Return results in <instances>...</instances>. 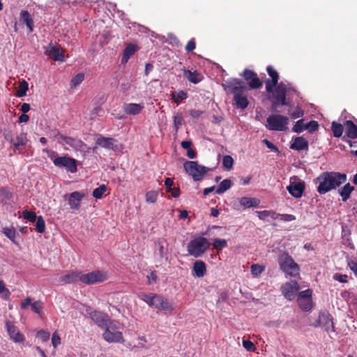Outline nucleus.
<instances>
[{
	"label": "nucleus",
	"mask_w": 357,
	"mask_h": 357,
	"mask_svg": "<svg viewBox=\"0 0 357 357\" xmlns=\"http://www.w3.org/2000/svg\"><path fill=\"white\" fill-rule=\"evenodd\" d=\"M91 319L100 328L105 329L102 338L107 342L124 344L125 339L121 331V324L115 320H111L109 317L100 312L91 313Z\"/></svg>",
	"instance_id": "1"
},
{
	"label": "nucleus",
	"mask_w": 357,
	"mask_h": 357,
	"mask_svg": "<svg viewBox=\"0 0 357 357\" xmlns=\"http://www.w3.org/2000/svg\"><path fill=\"white\" fill-rule=\"evenodd\" d=\"M347 176L344 174L334 172H324L315 180L316 183L319 184L317 191L319 194L324 195L340 186L345 182Z\"/></svg>",
	"instance_id": "2"
},
{
	"label": "nucleus",
	"mask_w": 357,
	"mask_h": 357,
	"mask_svg": "<svg viewBox=\"0 0 357 357\" xmlns=\"http://www.w3.org/2000/svg\"><path fill=\"white\" fill-rule=\"evenodd\" d=\"M227 93L234 94V99L240 109H244L248 105V100L245 94L247 87L245 83L236 79H234L227 82L224 85Z\"/></svg>",
	"instance_id": "3"
},
{
	"label": "nucleus",
	"mask_w": 357,
	"mask_h": 357,
	"mask_svg": "<svg viewBox=\"0 0 357 357\" xmlns=\"http://www.w3.org/2000/svg\"><path fill=\"white\" fill-rule=\"evenodd\" d=\"M208 241L202 236L196 237L191 240L187 246V250L190 255L194 257H201L209 248Z\"/></svg>",
	"instance_id": "4"
},
{
	"label": "nucleus",
	"mask_w": 357,
	"mask_h": 357,
	"mask_svg": "<svg viewBox=\"0 0 357 357\" xmlns=\"http://www.w3.org/2000/svg\"><path fill=\"white\" fill-rule=\"evenodd\" d=\"M289 118L280 114H271L266 120L265 126L269 130L285 131L288 128Z\"/></svg>",
	"instance_id": "5"
},
{
	"label": "nucleus",
	"mask_w": 357,
	"mask_h": 357,
	"mask_svg": "<svg viewBox=\"0 0 357 357\" xmlns=\"http://www.w3.org/2000/svg\"><path fill=\"white\" fill-rule=\"evenodd\" d=\"M280 268L287 275L296 277L299 275V266L287 253L282 254L279 257Z\"/></svg>",
	"instance_id": "6"
},
{
	"label": "nucleus",
	"mask_w": 357,
	"mask_h": 357,
	"mask_svg": "<svg viewBox=\"0 0 357 357\" xmlns=\"http://www.w3.org/2000/svg\"><path fill=\"white\" fill-rule=\"evenodd\" d=\"M183 166L186 173L195 181H200L208 170L206 167L199 165L196 161H187Z\"/></svg>",
	"instance_id": "7"
},
{
	"label": "nucleus",
	"mask_w": 357,
	"mask_h": 357,
	"mask_svg": "<svg viewBox=\"0 0 357 357\" xmlns=\"http://www.w3.org/2000/svg\"><path fill=\"white\" fill-rule=\"evenodd\" d=\"M56 153L54 151L50 153V157L53 160L55 166L59 167H65L68 171L74 173L77 171V165L75 160L67 156L56 157Z\"/></svg>",
	"instance_id": "8"
},
{
	"label": "nucleus",
	"mask_w": 357,
	"mask_h": 357,
	"mask_svg": "<svg viewBox=\"0 0 357 357\" xmlns=\"http://www.w3.org/2000/svg\"><path fill=\"white\" fill-rule=\"evenodd\" d=\"M78 280L82 281L85 284H89V274H84L79 275V273L77 272H66L61 275L59 278L58 281L63 284H69L77 282Z\"/></svg>",
	"instance_id": "9"
},
{
	"label": "nucleus",
	"mask_w": 357,
	"mask_h": 357,
	"mask_svg": "<svg viewBox=\"0 0 357 357\" xmlns=\"http://www.w3.org/2000/svg\"><path fill=\"white\" fill-rule=\"evenodd\" d=\"M305 189V183L296 176L291 177L290 183L287 187L288 192L294 197H301Z\"/></svg>",
	"instance_id": "10"
},
{
	"label": "nucleus",
	"mask_w": 357,
	"mask_h": 357,
	"mask_svg": "<svg viewBox=\"0 0 357 357\" xmlns=\"http://www.w3.org/2000/svg\"><path fill=\"white\" fill-rule=\"evenodd\" d=\"M312 291L307 289L301 291L298 295V303L299 307L304 311H309L312 307Z\"/></svg>",
	"instance_id": "11"
},
{
	"label": "nucleus",
	"mask_w": 357,
	"mask_h": 357,
	"mask_svg": "<svg viewBox=\"0 0 357 357\" xmlns=\"http://www.w3.org/2000/svg\"><path fill=\"white\" fill-rule=\"evenodd\" d=\"M299 289L300 287L298 282L295 281L286 282L281 287L282 295L289 301H292L295 298Z\"/></svg>",
	"instance_id": "12"
},
{
	"label": "nucleus",
	"mask_w": 357,
	"mask_h": 357,
	"mask_svg": "<svg viewBox=\"0 0 357 357\" xmlns=\"http://www.w3.org/2000/svg\"><path fill=\"white\" fill-rule=\"evenodd\" d=\"M45 54L54 61H62L64 59V54L60 46L50 44L46 47Z\"/></svg>",
	"instance_id": "13"
},
{
	"label": "nucleus",
	"mask_w": 357,
	"mask_h": 357,
	"mask_svg": "<svg viewBox=\"0 0 357 357\" xmlns=\"http://www.w3.org/2000/svg\"><path fill=\"white\" fill-rule=\"evenodd\" d=\"M116 141L112 137H104L102 136H98L96 139V146L93 148V151H96L98 146L107 149H114L116 146Z\"/></svg>",
	"instance_id": "14"
},
{
	"label": "nucleus",
	"mask_w": 357,
	"mask_h": 357,
	"mask_svg": "<svg viewBox=\"0 0 357 357\" xmlns=\"http://www.w3.org/2000/svg\"><path fill=\"white\" fill-rule=\"evenodd\" d=\"M239 205L237 204H234V208L239 209L241 206L244 208H250V207H256L259 205L260 200L257 198H252L248 197H243L239 199Z\"/></svg>",
	"instance_id": "15"
},
{
	"label": "nucleus",
	"mask_w": 357,
	"mask_h": 357,
	"mask_svg": "<svg viewBox=\"0 0 357 357\" xmlns=\"http://www.w3.org/2000/svg\"><path fill=\"white\" fill-rule=\"evenodd\" d=\"M154 307L160 310H172L173 309L172 303L167 298L158 294L155 296Z\"/></svg>",
	"instance_id": "16"
},
{
	"label": "nucleus",
	"mask_w": 357,
	"mask_h": 357,
	"mask_svg": "<svg viewBox=\"0 0 357 357\" xmlns=\"http://www.w3.org/2000/svg\"><path fill=\"white\" fill-rule=\"evenodd\" d=\"M7 331L12 340L15 342H20L23 341V336L19 332L17 328L11 322L7 321L6 323Z\"/></svg>",
	"instance_id": "17"
},
{
	"label": "nucleus",
	"mask_w": 357,
	"mask_h": 357,
	"mask_svg": "<svg viewBox=\"0 0 357 357\" xmlns=\"http://www.w3.org/2000/svg\"><path fill=\"white\" fill-rule=\"evenodd\" d=\"M286 92L287 86L284 83L282 82L277 86L275 92L274 93V97L276 100L281 103L282 105H287L286 101Z\"/></svg>",
	"instance_id": "18"
},
{
	"label": "nucleus",
	"mask_w": 357,
	"mask_h": 357,
	"mask_svg": "<svg viewBox=\"0 0 357 357\" xmlns=\"http://www.w3.org/2000/svg\"><path fill=\"white\" fill-rule=\"evenodd\" d=\"M109 278V275L107 271L96 270L91 272L90 281L91 284H96L105 282Z\"/></svg>",
	"instance_id": "19"
},
{
	"label": "nucleus",
	"mask_w": 357,
	"mask_h": 357,
	"mask_svg": "<svg viewBox=\"0 0 357 357\" xmlns=\"http://www.w3.org/2000/svg\"><path fill=\"white\" fill-rule=\"evenodd\" d=\"M244 78L249 81L250 80L249 85L252 89H257L261 86V82L259 79L257 77V75L254 73L252 71L249 70H245L243 73Z\"/></svg>",
	"instance_id": "20"
},
{
	"label": "nucleus",
	"mask_w": 357,
	"mask_h": 357,
	"mask_svg": "<svg viewBox=\"0 0 357 357\" xmlns=\"http://www.w3.org/2000/svg\"><path fill=\"white\" fill-rule=\"evenodd\" d=\"M319 324L324 328L327 332L333 331V322L331 315L322 313L319 317Z\"/></svg>",
	"instance_id": "21"
},
{
	"label": "nucleus",
	"mask_w": 357,
	"mask_h": 357,
	"mask_svg": "<svg viewBox=\"0 0 357 357\" xmlns=\"http://www.w3.org/2000/svg\"><path fill=\"white\" fill-rule=\"evenodd\" d=\"M123 111L128 114L137 115L144 109L143 104L128 103L123 107Z\"/></svg>",
	"instance_id": "22"
},
{
	"label": "nucleus",
	"mask_w": 357,
	"mask_h": 357,
	"mask_svg": "<svg viewBox=\"0 0 357 357\" xmlns=\"http://www.w3.org/2000/svg\"><path fill=\"white\" fill-rule=\"evenodd\" d=\"M291 149L301 151L308 149V142L303 137H297L293 139V143L291 144Z\"/></svg>",
	"instance_id": "23"
},
{
	"label": "nucleus",
	"mask_w": 357,
	"mask_h": 357,
	"mask_svg": "<svg viewBox=\"0 0 357 357\" xmlns=\"http://www.w3.org/2000/svg\"><path fill=\"white\" fill-rule=\"evenodd\" d=\"M193 272L196 277H203L206 273V267L205 263L202 261H196L193 265Z\"/></svg>",
	"instance_id": "24"
},
{
	"label": "nucleus",
	"mask_w": 357,
	"mask_h": 357,
	"mask_svg": "<svg viewBox=\"0 0 357 357\" xmlns=\"http://www.w3.org/2000/svg\"><path fill=\"white\" fill-rule=\"evenodd\" d=\"M184 77L190 82L197 84L202 80V76L197 71L192 72L189 70H183Z\"/></svg>",
	"instance_id": "25"
},
{
	"label": "nucleus",
	"mask_w": 357,
	"mask_h": 357,
	"mask_svg": "<svg viewBox=\"0 0 357 357\" xmlns=\"http://www.w3.org/2000/svg\"><path fill=\"white\" fill-rule=\"evenodd\" d=\"M82 195L79 192H72L68 199V203L72 208H77L79 206L80 201L82 198Z\"/></svg>",
	"instance_id": "26"
},
{
	"label": "nucleus",
	"mask_w": 357,
	"mask_h": 357,
	"mask_svg": "<svg viewBox=\"0 0 357 357\" xmlns=\"http://www.w3.org/2000/svg\"><path fill=\"white\" fill-rule=\"evenodd\" d=\"M345 126L347 137L351 139L357 138V126L351 121H347Z\"/></svg>",
	"instance_id": "27"
},
{
	"label": "nucleus",
	"mask_w": 357,
	"mask_h": 357,
	"mask_svg": "<svg viewBox=\"0 0 357 357\" xmlns=\"http://www.w3.org/2000/svg\"><path fill=\"white\" fill-rule=\"evenodd\" d=\"M58 139L59 142H63L66 144L70 145L73 148H77L79 146L80 142L79 140L75 139L73 138L64 136L61 134H58L57 135Z\"/></svg>",
	"instance_id": "28"
},
{
	"label": "nucleus",
	"mask_w": 357,
	"mask_h": 357,
	"mask_svg": "<svg viewBox=\"0 0 357 357\" xmlns=\"http://www.w3.org/2000/svg\"><path fill=\"white\" fill-rule=\"evenodd\" d=\"M20 20L26 24L29 29V32L33 31V21L28 11L22 10L21 12Z\"/></svg>",
	"instance_id": "29"
},
{
	"label": "nucleus",
	"mask_w": 357,
	"mask_h": 357,
	"mask_svg": "<svg viewBox=\"0 0 357 357\" xmlns=\"http://www.w3.org/2000/svg\"><path fill=\"white\" fill-rule=\"evenodd\" d=\"M258 218L262 220H268V218H271L272 220H275L278 218V214L272 211H256Z\"/></svg>",
	"instance_id": "30"
},
{
	"label": "nucleus",
	"mask_w": 357,
	"mask_h": 357,
	"mask_svg": "<svg viewBox=\"0 0 357 357\" xmlns=\"http://www.w3.org/2000/svg\"><path fill=\"white\" fill-rule=\"evenodd\" d=\"M136 50L137 47L135 45H128L124 50L121 62L123 63H127L130 57L135 52Z\"/></svg>",
	"instance_id": "31"
},
{
	"label": "nucleus",
	"mask_w": 357,
	"mask_h": 357,
	"mask_svg": "<svg viewBox=\"0 0 357 357\" xmlns=\"http://www.w3.org/2000/svg\"><path fill=\"white\" fill-rule=\"evenodd\" d=\"M354 190V186L351 185L350 183H347L343 188L340 189L339 193L342 198V201L346 202Z\"/></svg>",
	"instance_id": "32"
},
{
	"label": "nucleus",
	"mask_w": 357,
	"mask_h": 357,
	"mask_svg": "<svg viewBox=\"0 0 357 357\" xmlns=\"http://www.w3.org/2000/svg\"><path fill=\"white\" fill-rule=\"evenodd\" d=\"M231 186V183L229 179H225L223 180L218 188L216 189V193L217 194H222L227 190H229Z\"/></svg>",
	"instance_id": "33"
},
{
	"label": "nucleus",
	"mask_w": 357,
	"mask_h": 357,
	"mask_svg": "<svg viewBox=\"0 0 357 357\" xmlns=\"http://www.w3.org/2000/svg\"><path fill=\"white\" fill-rule=\"evenodd\" d=\"M172 98L176 103L179 104L182 100L186 99L188 98V95L186 92L183 91H180L178 92H173L172 93Z\"/></svg>",
	"instance_id": "34"
},
{
	"label": "nucleus",
	"mask_w": 357,
	"mask_h": 357,
	"mask_svg": "<svg viewBox=\"0 0 357 357\" xmlns=\"http://www.w3.org/2000/svg\"><path fill=\"white\" fill-rule=\"evenodd\" d=\"M3 234L15 244H17L15 241V237L17 236V232L13 227L8 228L5 227L3 229Z\"/></svg>",
	"instance_id": "35"
},
{
	"label": "nucleus",
	"mask_w": 357,
	"mask_h": 357,
	"mask_svg": "<svg viewBox=\"0 0 357 357\" xmlns=\"http://www.w3.org/2000/svg\"><path fill=\"white\" fill-rule=\"evenodd\" d=\"M154 294H145L143 293L139 296L140 299L147 303L149 306L154 307V301H155Z\"/></svg>",
	"instance_id": "36"
},
{
	"label": "nucleus",
	"mask_w": 357,
	"mask_h": 357,
	"mask_svg": "<svg viewBox=\"0 0 357 357\" xmlns=\"http://www.w3.org/2000/svg\"><path fill=\"white\" fill-rule=\"evenodd\" d=\"M28 83L25 80H22L20 82L18 90L17 91V95L19 97H23L26 95V91L28 90Z\"/></svg>",
	"instance_id": "37"
},
{
	"label": "nucleus",
	"mask_w": 357,
	"mask_h": 357,
	"mask_svg": "<svg viewBox=\"0 0 357 357\" xmlns=\"http://www.w3.org/2000/svg\"><path fill=\"white\" fill-rule=\"evenodd\" d=\"M331 130L335 137H340L343 133V126L336 122L332 123Z\"/></svg>",
	"instance_id": "38"
},
{
	"label": "nucleus",
	"mask_w": 357,
	"mask_h": 357,
	"mask_svg": "<svg viewBox=\"0 0 357 357\" xmlns=\"http://www.w3.org/2000/svg\"><path fill=\"white\" fill-rule=\"evenodd\" d=\"M107 186L105 184L100 185L93 191V196L96 199H100L107 191Z\"/></svg>",
	"instance_id": "39"
},
{
	"label": "nucleus",
	"mask_w": 357,
	"mask_h": 357,
	"mask_svg": "<svg viewBox=\"0 0 357 357\" xmlns=\"http://www.w3.org/2000/svg\"><path fill=\"white\" fill-rule=\"evenodd\" d=\"M167 250V243L164 241H159L158 244L156 245V251L158 252V255L163 257L165 255Z\"/></svg>",
	"instance_id": "40"
},
{
	"label": "nucleus",
	"mask_w": 357,
	"mask_h": 357,
	"mask_svg": "<svg viewBox=\"0 0 357 357\" xmlns=\"http://www.w3.org/2000/svg\"><path fill=\"white\" fill-rule=\"evenodd\" d=\"M36 229L38 233H43L45 229V221L42 216H38V218L36 220Z\"/></svg>",
	"instance_id": "41"
},
{
	"label": "nucleus",
	"mask_w": 357,
	"mask_h": 357,
	"mask_svg": "<svg viewBox=\"0 0 357 357\" xmlns=\"http://www.w3.org/2000/svg\"><path fill=\"white\" fill-rule=\"evenodd\" d=\"M264 270L265 267L258 264H252L251 266V273L255 277H257L261 273H262Z\"/></svg>",
	"instance_id": "42"
},
{
	"label": "nucleus",
	"mask_w": 357,
	"mask_h": 357,
	"mask_svg": "<svg viewBox=\"0 0 357 357\" xmlns=\"http://www.w3.org/2000/svg\"><path fill=\"white\" fill-rule=\"evenodd\" d=\"M84 78V75L83 73H79L76 76H75L71 82H70V86L71 87H76L77 85H79Z\"/></svg>",
	"instance_id": "43"
},
{
	"label": "nucleus",
	"mask_w": 357,
	"mask_h": 357,
	"mask_svg": "<svg viewBox=\"0 0 357 357\" xmlns=\"http://www.w3.org/2000/svg\"><path fill=\"white\" fill-rule=\"evenodd\" d=\"M222 164L227 169H231L234 165V160L230 155H225L223 157Z\"/></svg>",
	"instance_id": "44"
},
{
	"label": "nucleus",
	"mask_w": 357,
	"mask_h": 357,
	"mask_svg": "<svg viewBox=\"0 0 357 357\" xmlns=\"http://www.w3.org/2000/svg\"><path fill=\"white\" fill-rule=\"evenodd\" d=\"M227 246V241L225 239H214L213 243V247L217 250H221Z\"/></svg>",
	"instance_id": "45"
},
{
	"label": "nucleus",
	"mask_w": 357,
	"mask_h": 357,
	"mask_svg": "<svg viewBox=\"0 0 357 357\" xmlns=\"http://www.w3.org/2000/svg\"><path fill=\"white\" fill-rule=\"evenodd\" d=\"M183 123V116L181 114L177 113L174 116V126L176 130H178Z\"/></svg>",
	"instance_id": "46"
},
{
	"label": "nucleus",
	"mask_w": 357,
	"mask_h": 357,
	"mask_svg": "<svg viewBox=\"0 0 357 357\" xmlns=\"http://www.w3.org/2000/svg\"><path fill=\"white\" fill-rule=\"evenodd\" d=\"M305 130V125L303 119L298 120L294 126L293 130L295 132H301Z\"/></svg>",
	"instance_id": "47"
},
{
	"label": "nucleus",
	"mask_w": 357,
	"mask_h": 357,
	"mask_svg": "<svg viewBox=\"0 0 357 357\" xmlns=\"http://www.w3.org/2000/svg\"><path fill=\"white\" fill-rule=\"evenodd\" d=\"M158 197V193L155 191L148 192L146 195V202L149 203L155 202Z\"/></svg>",
	"instance_id": "48"
},
{
	"label": "nucleus",
	"mask_w": 357,
	"mask_h": 357,
	"mask_svg": "<svg viewBox=\"0 0 357 357\" xmlns=\"http://www.w3.org/2000/svg\"><path fill=\"white\" fill-rule=\"evenodd\" d=\"M23 216L25 219L29 220L30 222H35L38 218L36 213L34 212L24 211Z\"/></svg>",
	"instance_id": "49"
},
{
	"label": "nucleus",
	"mask_w": 357,
	"mask_h": 357,
	"mask_svg": "<svg viewBox=\"0 0 357 357\" xmlns=\"http://www.w3.org/2000/svg\"><path fill=\"white\" fill-rule=\"evenodd\" d=\"M31 307L33 312L40 314V310L43 308V303L40 301H35L31 303Z\"/></svg>",
	"instance_id": "50"
},
{
	"label": "nucleus",
	"mask_w": 357,
	"mask_h": 357,
	"mask_svg": "<svg viewBox=\"0 0 357 357\" xmlns=\"http://www.w3.org/2000/svg\"><path fill=\"white\" fill-rule=\"evenodd\" d=\"M50 333L47 331H45L43 330H41L38 332L37 333V337L41 340L43 342H46L50 338Z\"/></svg>",
	"instance_id": "51"
},
{
	"label": "nucleus",
	"mask_w": 357,
	"mask_h": 357,
	"mask_svg": "<svg viewBox=\"0 0 357 357\" xmlns=\"http://www.w3.org/2000/svg\"><path fill=\"white\" fill-rule=\"evenodd\" d=\"M267 72H268L269 76L271 77L272 80H274L275 82H278V78H279L278 74L271 66H268L267 68Z\"/></svg>",
	"instance_id": "52"
},
{
	"label": "nucleus",
	"mask_w": 357,
	"mask_h": 357,
	"mask_svg": "<svg viewBox=\"0 0 357 357\" xmlns=\"http://www.w3.org/2000/svg\"><path fill=\"white\" fill-rule=\"evenodd\" d=\"M267 72H268L269 76L271 77L272 80H274L275 82H278V78H279L278 74L271 66H268L267 68Z\"/></svg>",
	"instance_id": "53"
},
{
	"label": "nucleus",
	"mask_w": 357,
	"mask_h": 357,
	"mask_svg": "<svg viewBox=\"0 0 357 357\" xmlns=\"http://www.w3.org/2000/svg\"><path fill=\"white\" fill-rule=\"evenodd\" d=\"M243 346L246 350L250 351H252L255 349L254 344L250 340H243Z\"/></svg>",
	"instance_id": "54"
},
{
	"label": "nucleus",
	"mask_w": 357,
	"mask_h": 357,
	"mask_svg": "<svg viewBox=\"0 0 357 357\" xmlns=\"http://www.w3.org/2000/svg\"><path fill=\"white\" fill-rule=\"evenodd\" d=\"M26 134L24 133H20L16 138V143L17 144H20L21 146H24L26 143Z\"/></svg>",
	"instance_id": "55"
},
{
	"label": "nucleus",
	"mask_w": 357,
	"mask_h": 357,
	"mask_svg": "<svg viewBox=\"0 0 357 357\" xmlns=\"http://www.w3.org/2000/svg\"><path fill=\"white\" fill-rule=\"evenodd\" d=\"M318 123L315 121H312L305 124V130H309L310 132L315 131L318 128Z\"/></svg>",
	"instance_id": "56"
},
{
	"label": "nucleus",
	"mask_w": 357,
	"mask_h": 357,
	"mask_svg": "<svg viewBox=\"0 0 357 357\" xmlns=\"http://www.w3.org/2000/svg\"><path fill=\"white\" fill-rule=\"evenodd\" d=\"M52 343L54 348L61 344V338L56 333H54L52 335Z\"/></svg>",
	"instance_id": "57"
},
{
	"label": "nucleus",
	"mask_w": 357,
	"mask_h": 357,
	"mask_svg": "<svg viewBox=\"0 0 357 357\" xmlns=\"http://www.w3.org/2000/svg\"><path fill=\"white\" fill-rule=\"evenodd\" d=\"M280 217V220L285 222H290L296 219L295 216L290 214H278V217Z\"/></svg>",
	"instance_id": "58"
},
{
	"label": "nucleus",
	"mask_w": 357,
	"mask_h": 357,
	"mask_svg": "<svg viewBox=\"0 0 357 357\" xmlns=\"http://www.w3.org/2000/svg\"><path fill=\"white\" fill-rule=\"evenodd\" d=\"M333 279L340 282L344 283L347 282V275L342 274H335Z\"/></svg>",
	"instance_id": "59"
},
{
	"label": "nucleus",
	"mask_w": 357,
	"mask_h": 357,
	"mask_svg": "<svg viewBox=\"0 0 357 357\" xmlns=\"http://www.w3.org/2000/svg\"><path fill=\"white\" fill-rule=\"evenodd\" d=\"M195 39H191L188 41L187 45L185 46V50L187 52H191L195 49Z\"/></svg>",
	"instance_id": "60"
},
{
	"label": "nucleus",
	"mask_w": 357,
	"mask_h": 357,
	"mask_svg": "<svg viewBox=\"0 0 357 357\" xmlns=\"http://www.w3.org/2000/svg\"><path fill=\"white\" fill-rule=\"evenodd\" d=\"M278 82H275L274 80H268L266 82V91L268 92H271L273 91V89L274 86L277 85Z\"/></svg>",
	"instance_id": "61"
},
{
	"label": "nucleus",
	"mask_w": 357,
	"mask_h": 357,
	"mask_svg": "<svg viewBox=\"0 0 357 357\" xmlns=\"http://www.w3.org/2000/svg\"><path fill=\"white\" fill-rule=\"evenodd\" d=\"M290 115L293 119L300 118L303 116V112L300 108H296Z\"/></svg>",
	"instance_id": "62"
},
{
	"label": "nucleus",
	"mask_w": 357,
	"mask_h": 357,
	"mask_svg": "<svg viewBox=\"0 0 357 357\" xmlns=\"http://www.w3.org/2000/svg\"><path fill=\"white\" fill-rule=\"evenodd\" d=\"M348 266H349V268L356 275V276H357V263L354 261H351L348 263Z\"/></svg>",
	"instance_id": "63"
},
{
	"label": "nucleus",
	"mask_w": 357,
	"mask_h": 357,
	"mask_svg": "<svg viewBox=\"0 0 357 357\" xmlns=\"http://www.w3.org/2000/svg\"><path fill=\"white\" fill-rule=\"evenodd\" d=\"M263 142L271 150H272L273 151H278V148L273 143H271L270 141H268V139H264Z\"/></svg>",
	"instance_id": "64"
}]
</instances>
